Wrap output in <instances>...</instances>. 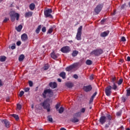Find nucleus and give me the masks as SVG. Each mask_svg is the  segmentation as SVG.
Listing matches in <instances>:
<instances>
[{
	"instance_id": "obj_1",
	"label": "nucleus",
	"mask_w": 130,
	"mask_h": 130,
	"mask_svg": "<svg viewBox=\"0 0 130 130\" xmlns=\"http://www.w3.org/2000/svg\"><path fill=\"white\" fill-rule=\"evenodd\" d=\"M10 17H11V21L12 22L15 21V20H19V18H20V14L18 13H16L14 11H12L10 13Z\"/></svg>"
},
{
	"instance_id": "obj_2",
	"label": "nucleus",
	"mask_w": 130,
	"mask_h": 130,
	"mask_svg": "<svg viewBox=\"0 0 130 130\" xmlns=\"http://www.w3.org/2000/svg\"><path fill=\"white\" fill-rule=\"evenodd\" d=\"M41 106H42L44 109L47 110L48 112L50 111V104L47 102V101L45 100L43 103H41Z\"/></svg>"
},
{
	"instance_id": "obj_3",
	"label": "nucleus",
	"mask_w": 130,
	"mask_h": 130,
	"mask_svg": "<svg viewBox=\"0 0 130 130\" xmlns=\"http://www.w3.org/2000/svg\"><path fill=\"white\" fill-rule=\"evenodd\" d=\"M46 94H48L49 97H51L53 95V92L51 89H47L44 90L43 93H42L43 98H46Z\"/></svg>"
},
{
	"instance_id": "obj_4",
	"label": "nucleus",
	"mask_w": 130,
	"mask_h": 130,
	"mask_svg": "<svg viewBox=\"0 0 130 130\" xmlns=\"http://www.w3.org/2000/svg\"><path fill=\"white\" fill-rule=\"evenodd\" d=\"M103 53V50L101 49H97L92 51L91 53V55H94L96 56H98Z\"/></svg>"
},
{
	"instance_id": "obj_5",
	"label": "nucleus",
	"mask_w": 130,
	"mask_h": 130,
	"mask_svg": "<svg viewBox=\"0 0 130 130\" xmlns=\"http://www.w3.org/2000/svg\"><path fill=\"white\" fill-rule=\"evenodd\" d=\"M82 29V26H80L78 29L77 34L76 35V39L78 41L81 39Z\"/></svg>"
},
{
	"instance_id": "obj_6",
	"label": "nucleus",
	"mask_w": 130,
	"mask_h": 130,
	"mask_svg": "<svg viewBox=\"0 0 130 130\" xmlns=\"http://www.w3.org/2000/svg\"><path fill=\"white\" fill-rule=\"evenodd\" d=\"M52 12L51 9H48L44 11V15L46 17H50V18H52V16L51 15V13Z\"/></svg>"
},
{
	"instance_id": "obj_7",
	"label": "nucleus",
	"mask_w": 130,
	"mask_h": 130,
	"mask_svg": "<svg viewBox=\"0 0 130 130\" xmlns=\"http://www.w3.org/2000/svg\"><path fill=\"white\" fill-rule=\"evenodd\" d=\"M112 86L111 85L108 86L105 89V92L107 96H110L112 93Z\"/></svg>"
},
{
	"instance_id": "obj_8",
	"label": "nucleus",
	"mask_w": 130,
	"mask_h": 130,
	"mask_svg": "<svg viewBox=\"0 0 130 130\" xmlns=\"http://www.w3.org/2000/svg\"><path fill=\"white\" fill-rule=\"evenodd\" d=\"M107 121V117L105 116H102L100 119L99 122L101 125H104Z\"/></svg>"
},
{
	"instance_id": "obj_9",
	"label": "nucleus",
	"mask_w": 130,
	"mask_h": 130,
	"mask_svg": "<svg viewBox=\"0 0 130 130\" xmlns=\"http://www.w3.org/2000/svg\"><path fill=\"white\" fill-rule=\"evenodd\" d=\"M60 50L63 53H67L69 52L71 50H70V47L69 46H64V47H63Z\"/></svg>"
},
{
	"instance_id": "obj_10",
	"label": "nucleus",
	"mask_w": 130,
	"mask_h": 130,
	"mask_svg": "<svg viewBox=\"0 0 130 130\" xmlns=\"http://www.w3.org/2000/svg\"><path fill=\"white\" fill-rule=\"evenodd\" d=\"M103 8V6L101 4L98 5L94 9V12L96 13V14H99Z\"/></svg>"
},
{
	"instance_id": "obj_11",
	"label": "nucleus",
	"mask_w": 130,
	"mask_h": 130,
	"mask_svg": "<svg viewBox=\"0 0 130 130\" xmlns=\"http://www.w3.org/2000/svg\"><path fill=\"white\" fill-rule=\"evenodd\" d=\"M92 89V87L91 85H89L88 86H84L83 87V90L85 92H90V91H91Z\"/></svg>"
},
{
	"instance_id": "obj_12",
	"label": "nucleus",
	"mask_w": 130,
	"mask_h": 130,
	"mask_svg": "<svg viewBox=\"0 0 130 130\" xmlns=\"http://www.w3.org/2000/svg\"><path fill=\"white\" fill-rule=\"evenodd\" d=\"M2 123L5 125L6 128H10V122L7 119H4L2 121Z\"/></svg>"
},
{
	"instance_id": "obj_13",
	"label": "nucleus",
	"mask_w": 130,
	"mask_h": 130,
	"mask_svg": "<svg viewBox=\"0 0 130 130\" xmlns=\"http://www.w3.org/2000/svg\"><path fill=\"white\" fill-rule=\"evenodd\" d=\"M49 86L52 88V89H55L57 86V84L55 82H50L49 83Z\"/></svg>"
},
{
	"instance_id": "obj_14",
	"label": "nucleus",
	"mask_w": 130,
	"mask_h": 130,
	"mask_svg": "<svg viewBox=\"0 0 130 130\" xmlns=\"http://www.w3.org/2000/svg\"><path fill=\"white\" fill-rule=\"evenodd\" d=\"M21 38L22 41H26L28 40V36L26 34H22Z\"/></svg>"
},
{
	"instance_id": "obj_15",
	"label": "nucleus",
	"mask_w": 130,
	"mask_h": 130,
	"mask_svg": "<svg viewBox=\"0 0 130 130\" xmlns=\"http://www.w3.org/2000/svg\"><path fill=\"white\" fill-rule=\"evenodd\" d=\"M110 33V31L109 30H107V31H104V32H103L101 34V37H106L107 36H108V35Z\"/></svg>"
},
{
	"instance_id": "obj_16",
	"label": "nucleus",
	"mask_w": 130,
	"mask_h": 130,
	"mask_svg": "<svg viewBox=\"0 0 130 130\" xmlns=\"http://www.w3.org/2000/svg\"><path fill=\"white\" fill-rule=\"evenodd\" d=\"M33 12H28L25 13L24 16L25 18H28L31 17L32 15Z\"/></svg>"
},
{
	"instance_id": "obj_17",
	"label": "nucleus",
	"mask_w": 130,
	"mask_h": 130,
	"mask_svg": "<svg viewBox=\"0 0 130 130\" xmlns=\"http://www.w3.org/2000/svg\"><path fill=\"white\" fill-rule=\"evenodd\" d=\"M74 68H75L74 65H71V66H70L69 67H67L66 68V70L67 71V72H70V71L73 70Z\"/></svg>"
},
{
	"instance_id": "obj_18",
	"label": "nucleus",
	"mask_w": 130,
	"mask_h": 130,
	"mask_svg": "<svg viewBox=\"0 0 130 130\" xmlns=\"http://www.w3.org/2000/svg\"><path fill=\"white\" fill-rule=\"evenodd\" d=\"M59 76L63 79H64L66 78V73L64 72H62L59 74Z\"/></svg>"
},
{
	"instance_id": "obj_19",
	"label": "nucleus",
	"mask_w": 130,
	"mask_h": 130,
	"mask_svg": "<svg viewBox=\"0 0 130 130\" xmlns=\"http://www.w3.org/2000/svg\"><path fill=\"white\" fill-rule=\"evenodd\" d=\"M128 97H129V96H127L126 93V96H122L121 97V102H123V103L125 102V101H126V100H128Z\"/></svg>"
},
{
	"instance_id": "obj_20",
	"label": "nucleus",
	"mask_w": 130,
	"mask_h": 130,
	"mask_svg": "<svg viewBox=\"0 0 130 130\" xmlns=\"http://www.w3.org/2000/svg\"><path fill=\"white\" fill-rule=\"evenodd\" d=\"M58 55H59L58 54H55L54 52L51 54V57L54 59H56L58 57Z\"/></svg>"
},
{
	"instance_id": "obj_21",
	"label": "nucleus",
	"mask_w": 130,
	"mask_h": 130,
	"mask_svg": "<svg viewBox=\"0 0 130 130\" xmlns=\"http://www.w3.org/2000/svg\"><path fill=\"white\" fill-rule=\"evenodd\" d=\"M71 121L73 123H76L79 122V119L76 117L74 116L73 118L71 119Z\"/></svg>"
},
{
	"instance_id": "obj_22",
	"label": "nucleus",
	"mask_w": 130,
	"mask_h": 130,
	"mask_svg": "<svg viewBox=\"0 0 130 130\" xmlns=\"http://www.w3.org/2000/svg\"><path fill=\"white\" fill-rule=\"evenodd\" d=\"M66 86L68 87V88H72L74 84L71 82H67L66 83Z\"/></svg>"
},
{
	"instance_id": "obj_23",
	"label": "nucleus",
	"mask_w": 130,
	"mask_h": 130,
	"mask_svg": "<svg viewBox=\"0 0 130 130\" xmlns=\"http://www.w3.org/2000/svg\"><path fill=\"white\" fill-rule=\"evenodd\" d=\"M81 116V113L80 112H77L75 113L73 115L74 117L76 118L80 117Z\"/></svg>"
},
{
	"instance_id": "obj_24",
	"label": "nucleus",
	"mask_w": 130,
	"mask_h": 130,
	"mask_svg": "<svg viewBox=\"0 0 130 130\" xmlns=\"http://www.w3.org/2000/svg\"><path fill=\"white\" fill-rule=\"evenodd\" d=\"M79 53V52L77 50H74L72 53V56L73 57H76Z\"/></svg>"
},
{
	"instance_id": "obj_25",
	"label": "nucleus",
	"mask_w": 130,
	"mask_h": 130,
	"mask_svg": "<svg viewBox=\"0 0 130 130\" xmlns=\"http://www.w3.org/2000/svg\"><path fill=\"white\" fill-rule=\"evenodd\" d=\"M29 9L30 10L32 11L34 10L35 8V5L34 3H31V4L29 5Z\"/></svg>"
},
{
	"instance_id": "obj_26",
	"label": "nucleus",
	"mask_w": 130,
	"mask_h": 130,
	"mask_svg": "<svg viewBox=\"0 0 130 130\" xmlns=\"http://www.w3.org/2000/svg\"><path fill=\"white\" fill-rule=\"evenodd\" d=\"M24 58H25V55L21 54L20 55V56L19 57V61H23V60H24Z\"/></svg>"
},
{
	"instance_id": "obj_27",
	"label": "nucleus",
	"mask_w": 130,
	"mask_h": 130,
	"mask_svg": "<svg viewBox=\"0 0 130 130\" xmlns=\"http://www.w3.org/2000/svg\"><path fill=\"white\" fill-rule=\"evenodd\" d=\"M23 28V26L22 25H19L17 27H16V29L20 32L22 30V28Z\"/></svg>"
},
{
	"instance_id": "obj_28",
	"label": "nucleus",
	"mask_w": 130,
	"mask_h": 130,
	"mask_svg": "<svg viewBox=\"0 0 130 130\" xmlns=\"http://www.w3.org/2000/svg\"><path fill=\"white\" fill-rule=\"evenodd\" d=\"M41 25H40L38 26V27L36 29V32L37 34H39L40 31V30H41Z\"/></svg>"
},
{
	"instance_id": "obj_29",
	"label": "nucleus",
	"mask_w": 130,
	"mask_h": 130,
	"mask_svg": "<svg viewBox=\"0 0 130 130\" xmlns=\"http://www.w3.org/2000/svg\"><path fill=\"white\" fill-rule=\"evenodd\" d=\"M117 82V79L116 77H112L111 78V82L113 83V84H115V83Z\"/></svg>"
},
{
	"instance_id": "obj_30",
	"label": "nucleus",
	"mask_w": 130,
	"mask_h": 130,
	"mask_svg": "<svg viewBox=\"0 0 130 130\" xmlns=\"http://www.w3.org/2000/svg\"><path fill=\"white\" fill-rule=\"evenodd\" d=\"M12 116L15 118V120L18 121L19 120V116L18 115H16V114H12Z\"/></svg>"
},
{
	"instance_id": "obj_31",
	"label": "nucleus",
	"mask_w": 130,
	"mask_h": 130,
	"mask_svg": "<svg viewBox=\"0 0 130 130\" xmlns=\"http://www.w3.org/2000/svg\"><path fill=\"white\" fill-rule=\"evenodd\" d=\"M6 58H7V57H6V56H2L0 57V61L2 62L5 61Z\"/></svg>"
},
{
	"instance_id": "obj_32",
	"label": "nucleus",
	"mask_w": 130,
	"mask_h": 130,
	"mask_svg": "<svg viewBox=\"0 0 130 130\" xmlns=\"http://www.w3.org/2000/svg\"><path fill=\"white\" fill-rule=\"evenodd\" d=\"M48 121L50 122H53V118H52L51 115H49L47 117Z\"/></svg>"
},
{
	"instance_id": "obj_33",
	"label": "nucleus",
	"mask_w": 130,
	"mask_h": 130,
	"mask_svg": "<svg viewBox=\"0 0 130 130\" xmlns=\"http://www.w3.org/2000/svg\"><path fill=\"white\" fill-rule=\"evenodd\" d=\"M109 121H111L112 119V117L110 114H107L106 117Z\"/></svg>"
},
{
	"instance_id": "obj_34",
	"label": "nucleus",
	"mask_w": 130,
	"mask_h": 130,
	"mask_svg": "<svg viewBox=\"0 0 130 130\" xmlns=\"http://www.w3.org/2000/svg\"><path fill=\"white\" fill-rule=\"evenodd\" d=\"M92 63V61L91 60L87 59L86 61V64L87 65H91Z\"/></svg>"
},
{
	"instance_id": "obj_35",
	"label": "nucleus",
	"mask_w": 130,
	"mask_h": 130,
	"mask_svg": "<svg viewBox=\"0 0 130 130\" xmlns=\"http://www.w3.org/2000/svg\"><path fill=\"white\" fill-rule=\"evenodd\" d=\"M64 111V108L62 107H61L58 110V113L59 114H62Z\"/></svg>"
},
{
	"instance_id": "obj_36",
	"label": "nucleus",
	"mask_w": 130,
	"mask_h": 130,
	"mask_svg": "<svg viewBox=\"0 0 130 130\" xmlns=\"http://www.w3.org/2000/svg\"><path fill=\"white\" fill-rule=\"evenodd\" d=\"M112 89H113V90H114L115 91H116L117 89V86L115 83H113V85L112 86Z\"/></svg>"
},
{
	"instance_id": "obj_37",
	"label": "nucleus",
	"mask_w": 130,
	"mask_h": 130,
	"mask_svg": "<svg viewBox=\"0 0 130 130\" xmlns=\"http://www.w3.org/2000/svg\"><path fill=\"white\" fill-rule=\"evenodd\" d=\"M17 108L18 110H21V109H22V105L21 104H18L17 105Z\"/></svg>"
},
{
	"instance_id": "obj_38",
	"label": "nucleus",
	"mask_w": 130,
	"mask_h": 130,
	"mask_svg": "<svg viewBox=\"0 0 130 130\" xmlns=\"http://www.w3.org/2000/svg\"><path fill=\"white\" fill-rule=\"evenodd\" d=\"M126 95L130 96V87L126 89Z\"/></svg>"
},
{
	"instance_id": "obj_39",
	"label": "nucleus",
	"mask_w": 130,
	"mask_h": 130,
	"mask_svg": "<svg viewBox=\"0 0 130 130\" xmlns=\"http://www.w3.org/2000/svg\"><path fill=\"white\" fill-rule=\"evenodd\" d=\"M49 68L48 64H45L44 67V70H47Z\"/></svg>"
},
{
	"instance_id": "obj_40",
	"label": "nucleus",
	"mask_w": 130,
	"mask_h": 130,
	"mask_svg": "<svg viewBox=\"0 0 130 130\" xmlns=\"http://www.w3.org/2000/svg\"><path fill=\"white\" fill-rule=\"evenodd\" d=\"M122 83H123V79H120L118 82V85L120 86V85H121Z\"/></svg>"
},
{
	"instance_id": "obj_41",
	"label": "nucleus",
	"mask_w": 130,
	"mask_h": 130,
	"mask_svg": "<svg viewBox=\"0 0 130 130\" xmlns=\"http://www.w3.org/2000/svg\"><path fill=\"white\" fill-rule=\"evenodd\" d=\"M86 109L85 108H82L81 110H80V112L81 113H84L85 112Z\"/></svg>"
},
{
	"instance_id": "obj_42",
	"label": "nucleus",
	"mask_w": 130,
	"mask_h": 130,
	"mask_svg": "<svg viewBox=\"0 0 130 130\" xmlns=\"http://www.w3.org/2000/svg\"><path fill=\"white\" fill-rule=\"evenodd\" d=\"M53 31V28H50L48 30V31H47V34H51L52 33V32Z\"/></svg>"
},
{
	"instance_id": "obj_43",
	"label": "nucleus",
	"mask_w": 130,
	"mask_h": 130,
	"mask_svg": "<svg viewBox=\"0 0 130 130\" xmlns=\"http://www.w3.org/2000/svg\"><path fill=\"white\" fill-rule=\"evenodd\" d=\"M24 91H21L19 92V96L22 97L23 96V95H24Z\"/></svg>"
},
{
	"instance_id": "obj_44",
	"label": "nucleus",
	"mask_w": 130,
	"mask_h": 130,
	"mask_svg": "<svg viewBox=\"0 0 130 130\" xmlns=\"http://www.w3.org/2000/svg\"><path fill=\"white\" fill-rule=\"evenodd\" d=\"M46 31V27L44 26L42 27V31L43 32H45Z\"/></svg>"
},
{
	"instance_id": "obj_45",
	"label": "nucleus",
	"mask_w": 130,
	"mask_h": 130,
	"mask_svg": "<svg viewBox=\"0 0 130 130\" xmlns=\"http://www.w3.org/2000/svg\"><path fill=\"white\" fill-rule=\"evenodd\" d=\"M28 84H29V87H32L33 83H32V81H28Z\"/></svg>"
},
{
	"instance_id": "obj_46",
	"label": "nucleus",
	"mask_w": 130,
	"mask_h": 130,
	"mask_svg": "<svg viewBox=\"0 0 130 130\" xmlns=\"http://www.w3.org/2000/svg\"><path fill=\"white\" fill-rule=\"evenodd\" d=\"M110 124V122H109L108 124H106L105 125V128H106V129H107V128H108L109 127Z\"/></svg>"
},
{
	"instance_id": "obj_47",
	"label": "nucleus",
	"mask_w": 130,
	"mask_h": 130,
	"mask_svg": "<svg viewBox=\"0 0 130 130\" xmlns=\"http://www.w3.org/2000/svg\"><path fill=\"white\" fill-rule=\"evenodd\" d=\"M11 49H12V50H14V49H16V44H13V45L11 46Z\"/></svg>"
},
{
	"instance_id": "obj_48",
	"label": "nucleus",
	"mask_w": 130,
	"mask_h": 130,
	"mask_svg": "<svg viewBox=\"0 0 130 130\" xmlns=\"http://www.w3.org/2000/svg\"><path fill=\"white\" fill-rule=\"evenodd\" d=\"M73 78H74V79H78V76L77 75L75 74L73 75Z\"/></svg>"
},
{
	"instance_id": "obj_49",
	"label": "nucleus",
	"mask_w": 130,
	"mask_h": 130,
	"mask_svg": "<svg viewBox=\"0 0 130 130\" xmlns=\"http://www.w3.org/2000/svg\"><path fill=\"white\" fill-rule=\"evenodd\" d=\"M117 116H120L121 115V113L120 112H118L116 113Z\"/></svg>"
},
{
	"instance_id": "obj_50",
	"label": "nucleus",
	"mask_w": 130,
	"mask_h": 130,
	"mask_svg": "<svg viewBox=\"0 0 130 130\" xmlns=\"http://www.w3.org/2000/svg\"><path fill=\"white\" fill-rule=\"evenodd\" d=\"M60 107V104H57L56 106V110H58L59 108Z\"/></svg>"
},
{
	"instance_id": "obj_51",
	"label": "nucleus",
	"mask_w": 130,
	"mask_h": 130,
	"mask_svg": "<svg viewBox=\"0 0 130 130\" xmlns=\"http://www.w3.org/2000/svg\"><path fill=\"white\" fill-rule=\"evenodd\" d=\"M121 41H122V42H125V41H126V39H125V38L124 37H122L121 38Z\"/></svg>"
},
{
	"instance_id": "obj_52",
	"label": "nucleus",
	"mask_w": 130,
	"mask_h": 130,
	"mask_svg": "<svg viewBox=\"0 0 130 130\" xmlns=\"http://www.w3.org/2000/svg\"><path fill=\"white\" fill-rule=\"evenodd\" d=\"M21 41H18V42H17L16 43V44H17V46H20V45H21Z\"/></svg>"
},
{
	"instance_id": "obj_53",
	"label": "nucleus",
	"mask_w": 130,
	"mask_h": 130,
	"mask_svg": "<svg viewBox=\"0 0 130 130\" xmlns=\"http://www.w3.org/2000/svg\"><path fill=\"white\" fill-rule=\"evenodd\" d=\"M29 90V88H25L24 92H28Z\"/></svg>"
},
{
	"instance_id": "obj_54",
	"label": "nucleus",
	"mask_w": 130,
	"mask_h": 130,
	"mask_svg": "<svg viewBox=\"0 0 130 130\" xmlns=\"http://www.w3.org/2000/svg\"><path fill=\"white\" fill-rule=\"evenodd\" d=\"M96 95H97V92H95L93 95H92L91 97H92L93 98H94V97H95V96H96Z\"/></svg>"
},
{
	"instance_id": "obj_55",
	"label": "nucleus",
	"mask_w": 130,
	"mask_h": 130,
	"mask_svg": "<svg viewBox=\"0 0 130 130\" xmlns=\"http://www.w3.org/2000/svg\"><path fill=\"white\" fill-rule=\"evenodd\" d=\"M93 98L92 96H91V98H90V100L89 101V103H91V102H92L93 100Z\"/></svg>"
},
{
	"instance_id": "obj_56",
	"label": "nucleus",
	"mask_w": 130,
	"mask_h": 130,
	"mask_svg": "<svg viewBox=\"0 0 130 130\" xmlns=\"http://www.w3.org/2000/svg\"><path fill=\"white\" fill-rule=\"evenodd\" d=\"M8 20H9V19L6 18L4 20V22H7Z\"/></svg>"
},
{
	"instance_id": "obj_57",
	"label": "nucleus",
	"mask_w": 130,
	"mask_h": 130,
	"mask_svg": "<svg viewBox=\"0 0 130 130\" xmlns=\"http://www.w3.org/2000/svg\"><path fill=\"white\" fill-rule=\"evenodd\" d=\"M90 80H93V75H91L90 76Z\"/></svg>"
},
{
	"instance_id": "obj_58",
	"label": "nucleus",
	"mask_w": 130,
	"mask_h": 130,
	"mask_svg": "<svg viewBox=\"0 0 130 130\" xmlns=\"http://www.w3.org/2000/svg\"><path fill=\"white\" fill-rule=\"evenodd\" d=\"M127 60L128 61H130V56H128V57H127Z\"/></svg>"
},
{
	"instance_id": "obj_59",
	"label": "nucleus",
	"mask_w": 130,
	"mask_h": 130,
	"mask_svg": "<svg viewBox=\"0 0 130 130\" xmlns=\"http://www.w3.org/2000/svg\"><path fill=\"white\" fill-rule=\"evenodd\" d=\"M3 86V83L2 82V80H0V87Z\"/></svg>"
},
{
	"instance_id": "obj_60",
	"label": "nucleus",
	"mask_w": 130,
	"mask_h": 130,
	"mask_svg": "<svg viewBox=\"0 0 130 130\" xmlns=\"http://www.w3.org/2000/svg\"><path fill=\"white\" fill-rule=\"evenodd\" d=\"M57 81H58V82H61V79H60V78H58V79H57Z\"/></svg>"
},
{
	"instance_id": "obj_61",
	"label": "nucleus",
	"mask_w": 130,
	"mask_h": 130,
	"mask_svg": "<svg viewBox=\"0 0 130 130\" xmlns=\"http://www.w3.org/2000/svg\"><path fill=\"white\" fill-rule=\"evenodd\" d=\"M60 130H66V129L63 127H62L60 129Z\"/></svg>"
},
{
	"instance_id": "obj_62",
	"label": "nucleus",
	"mask_w": 130,
	"mask_h": 130,
	"mask_svg": "<svg viewBox=\"0 0 130 130\" xmlns=\"http://www.w3.org/2000/svg\"><path fill=\"white\" fill-rule=\"evenodd\" d=\"M120 61L121 62H123V59H121V60H120Z\"/></svg>"
},
{
	"instance_id": "obj_63",
	"label": "nucleus",
	"mask_w": 130,
	"mask_h": 130,
	"mask_svg": "<svg viewBox=\"0 0 130 130\" xmlns=\"http://www.w3.org/2000/svg\"><path fill=\"white\" fill-rule=\"evenodd\" d=\"M105 22V20H102V21H101V22L102 23V22Z\"/></svg>"
},
{
	"instance_id": "obj_64",
	"label": "nucleus",
	"mask_w": 130,
	"mask_h": 130,
	"mask_svg": "<svg viewBox=\"0 0 130 130\" xmlns=\"http://www.w3.org/2000/svg\"><path fill=\"white\" fill-rule=\"evenodd\" d=\"M126 130H130V128H127L126 129Z\"/></svg>"
}]
</instances>
